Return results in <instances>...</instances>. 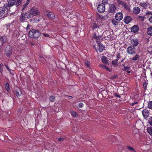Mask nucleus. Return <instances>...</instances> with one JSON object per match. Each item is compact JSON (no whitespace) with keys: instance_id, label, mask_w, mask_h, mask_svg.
I'll return each instance as SVG.
<instances>
[{"instance_id":"obj_31","label":"nucleus","mask_w":152,"mask_h":152,"mask_svg":"<svg viewBox=\"0 0 152 152\" xmlns=\"http://www.w3.org/2000/svg\"><path fill=\"white\" fill-rule=\"evenodd\" d=\"M85 64L88 67L90 68L91 67L90 63V62L87 61H85L84 62Z\"/></svg>"},{"instance_id":"obj_19","label":"nucleus","mask_w":152,"mask_h":152,"mask_svg":"<svg viewBox=\"0 0 152 152\" xmlns=\"http://www.w3.org/2000/svg\"><path fill=\"white\" fill-rule=\"evenodd\" d=\"M99 28V26L96 23H94L92 26V29L93 31H97Z\"/></svg>"},{"instance_id":"obj_25","label":"nucleus","mask_w":152,"mask_h":152,"mask_svg":"<svg viewBox=\"0 0 152 152\" xmlns=\"http://www.w3.org/2000/svg\"><path fill=\"white\" fill-rule=\"evenodd\" d=\"M71 114L74 117H77L78 116L77 114L74 111H71Z\"/></svg>"},{"instance_id":"obj_8","label":"nucleus","mask_w":152,"mask_h":152,"mask_svg":"<svg viewBox=\"0 0 152 152\" xmlns=\"http://www.w3.org/2000/svg\"><path fill=\"white\" fill-rule=\"evenodd\" d=\"M98 11L100 13H103L105 11V5L102 3L99 4L97 7Z\"/></svg>"},{"instance_id":"obj_1","label":"nucleus","mask_w":152,"mask_h":152,"mask_svg":"<svg viewBox=\"0 0 152 152\" xmlns=\"http://www.w3.org/2000/svg\"><path fill=\"white\" fill-rule=\"evenodd\" d=\"M41 34L40 32L38 30L32 29L29 31L28 36L31 38H38Z\"/></svg>"},{"instance_id":"obj_39","label":"nucleus","mask_w":152,"mask_h":152,"mask_svg":"<svg viewBox=\"0 0 152 152\" xmlns=\"http://www.w3.org/2000/svg\"><path fill=\"white\" fill-rule=\"evenodd\" d=\"M148 122L152 126V117H151L149 118Z\"/></svg>"},{"instance_id":"obj_32","label":"nucleus","mask_w":152,"mask_h":152,"mask_svg":"<svg viewBox=\"0 0 152 152\" xmlns=\"http://www.w3.org/2000/svg\"><path fill=\"white\" fill-rule=\"evenodd\" d=\"M112 64L115 66V65L117 66L118 65V62L117 60L115 59L112 61Z\"/></svg>"},{"instance_id":"obj_52","label":"nucleus","mask_w":152,"mask_h":152,"mask_svg":"<svg viewBox=\"0 0 152 152\" xmlns=\"http://www.w3.org/2000/svg\"><path fill=\"white\" fill-rule=\"evenodd\" d=\"M112 23L113 24H114V25H116L117 24V22H114L113 20H112Z\"/></svg>"},{"instance_id":"obj_43","label":"nucleus","mask_w":152,"mask_h":152,"mask_svg":"<svg viewBox=\"0 0 152 152\" xmlns=\"http://www.w3.org/2000/svg\"><path fill=\"white\" fill-rule=\"evenodd\" d=\"M146 14L147 15H152V12L148 11L146 12Z\"/></svg>"},{"instance_id":"obj_45","label":"nucleus","mask_w":152,"mask_h":152,"mask_svg":"<svg viewBox=\"0 0 152 152\" xmlns=\"http://www.w3.org/2000/svg\"><path fill=\"white\" fill-rule=\"evenodd\" d=\"M114 96H116V97L119 98L121 97V96L120 95H118L116 93L114 94Z\"/></svg>"},{"instance_id":"obj_4","label":"nucleus","mask_w":152,"mask_h":152,"mask_svg":"<svg viewBox=\"0 0 152 152\" xmlns=\"http://www.w3.org/2000/svg\"><path fill=\"white\" fill-rule=\"evenodd\" d=\"M30 18L28 12H24L21 14L20 17V20L21 22H23L25 20Z\"/></svg>"},{"instance_id":"obj_53","label":"nucleus","mask_w":152,"mask_h":152,"mask_svg":"<svg viewBox=\"0 0 152 152\" xmlns=\"http://www.w3.org/2000/svg\"><path fill=\"white\" fill-rule=\"evenodd\" d=\"M138 102H135L134 103H133L131 104V105L132 106H134L135 104H137Z\"/></svg>"},{"instance_id":"obj_20","label":"nucleus","mask_w":152,"mask_h":152,"mask_svg":"<svg viewBox=\"0 0 152 152\" xmlns=\"http://www.w3.org/2000/svg\"><path fill=\"white\" fill-rule=\"evenodd\" d=\"M98 50L100 52H102L105 49V47L102 44H99L98 46Z\"/></svg>"},{"instance_id":"obj_33","label":"nucleus","mask_w":152,"mask_h":152,"mask_svg":"<svg viewBox=\"0 0 152 152\" xmlns=\"http://www.w3.org/2000/svg\"><path fill=\"white\" fill-rule=\"evenodd\" d=\"M4 66L6 67L7 69L8 70L9 72L10 73L12 74V71H13L12 70L10 69L9 67L6 64H5Z\"/></svg>"},{"instance_id":"obj_18","label":"nucleus","mask_w":152,"mask_h":152,"mask_svg":"<svg viewBox=\"0 0 152 152\" xmlns=\"http://www.w3.org/2000/svg\"><path fill=\"white\" fill-rule=\"evenodd\" d=\"M140 9L138 7H134L133 9V12L136 14H138L140 12Z\"/></svg>"},{"instance_id":"obj_57","label":"nucleus","mask_w":152,"mask_h":152,"mask_svg":"<svg viewBox=\"0 0 152 152\" xmlns=\"http://www.w3.org/2000/svg\"><path fill=\"white\" fill-rule=\"evenodd\" d=\"M103 1L104 3H106L107 2L108 0H103Z\"/></svg>"},{"instance_id":"obj_23","label":"nucleus","mask_w":152,"mask_h":152,"mask_svg":"<svg viewBox=\"0 0 152 152\" xmlns=\"http://www.w3.org/2000/svg\"><path fill=\"white\" fill-rule=\"evenodd\" d=\"M147 34L149 35H152V26H150L148 28Z\"/></svg>"},{"instance_id":"obj_55","label":"nucleus","mask_w":152,"mask_h":152,"mask_svg":"<svg viewBox=\"0 0 152 152\" xmlns=\"http://www.w3.org/2000/svg\"><path fill=\"white\" fill-rule=\"evenodd\" d=\"M151 51H149V50L148 51V52L150 54H152V48H151Z\"/></svg>"},{"instance_id":"obj_48","label":"nucleus","mask_w":152,"mask_h":152,"mask_svg":"<svg viewBox=\"0 0 152 152\" xmlns=\"http://www.w3.org/2000/svg\"><path fill=\"white\" fill-rule=\"evenodd\" d=\"M28 2H26L24 4V7L23 8V10L26 7L28 4Z\"/></svg>"},{"instance_id":"obj_7","label":"nucleus","mask_w":152,"mask_h":152,"mask_svg":"<svg viewBox=\"0 0 152 152\" xmlns=\"http://www.w3.org/2000/svg\"><path fill=\"white\" fill-rule=\"evenodd\" d=\"M12 47L10 45H8L6 47L5 52L6 55L7 56H10L12 54Z\"/></svg>"},{"instance_id":"obj_26","label":"nucleus","mask_w":152,"mask_h":152,"mask_svg":"<svg viewBox=\"0 0 152 152\" xmlns=\"http://www.w3.org/2000/svg\"><path fill=\"white\" fill-rule=\"evenodd\" d=\"M103 68V69L107 70V71L110 72V69L108 67L104 65H100Z\"/></svg>"},{"instance_id":"obj_12","label":"nucleus","mask_w":152,"mask_h":152,"mask_svg":"<svg viewBox=\"0 0 152 152\" xmlns=\"http://www.w3.org/2000/svg\"><path fill=\"white\" fill-rule=\"evenodd\" d=\"M139 4L143 9H146L149 4V3L147 2H140Z\"/></svg>"},{"instance_id":"obj_38","label":"nucleus","mask_w":152,"mask_h":152,"mask_svg":"<svg viewBox=\"0 0 152 152\" xmlns=\"http://www.w3.org/2000/svg\"><path fill=\"white\" fill-rule=\"evenodd\" d=\"M147 84L148 83H147L146 82H145L143 83V88L145 89L146 88Z\"/></svg>"},{"instance_id":"obj_54","label":"nucleus","mask_w":152,"mask_h":152,"mask_svg":"<svg viewBox=\"0 0 152 152\" xmlns=\"http://www.w3.org/2000/svg\"><path fill=\"white\" fill-rule=\"evenodd\" d=\"M63 140V139L61 137L59 138L58 139V141H61Z\"/></svg>"},{"instance_id":"obj_22","label":"nucleus","mask_w":152,"mask_h":152,"mask_svg":"<svg viewBox=\"0 0 152 152\" xmlns=\"http://www.w3.org/2000/svg\"><path fill=\"white\" fill-rule=\"evenodd\" d=\"M140 124H141V122L140 121H137L135 123V127L137 129H139L140 128L142 125H139Z\"/></svg>"},{"instance_id":"obj_47","label":"nucleus","mask_w":152,"mask_h":152,"mask_svg":"<svg viewBox=\"0 0 152 152\" xmlns=\"http://www.w3.org/2000/svg\"><path fill=\"white\" fill-rule=\"evenodd\" d=\"M98 36L96 35L95 33H94L93 37V39H96Z\"/></svg>"},{"instance_id":"obj_41","label":"nucleus","mask_w":152,"mask_h":152,"mask_svg":"<svg viewBox=\"0 0 152 152\" xmlns=\"http://www.w3.org/2000/svg\"><path fill=\"white\" fill-rule=\"evenodd\" d=\"M120 57V54L118 53L117 54V56L116 57V59H115L116 60H117V61H118Z\"/></svg>"},{"instance_id":"obj_50","label":"nucleus","mask_w":152,"mask_h":152,"mask_svg":"<svg viewBox=\"0 0 152 152\" xmlns=\"http://www.w3.org/2000/svg\"><path fill=\"white\" fill-rule=\"evenodd\" d=\"M149 20L151 23H152V15L149 18Z\"/></svg>"},{"instance_id":"obj_6","label":"nucleus","mask_w":152,"mask_h":152,"mask_svg":"<svg viewBox=\"0 0 152 152\" xmlns=\"http://www.w3.org/2000/svg\"><path fill=\"white\" fill-rule=\"evenodd\" d=\"M136 48L135 47L130 45L127 49V52L129 54L133 55L135 53Z\"/></svg>"},{"instance_id":"obj_17","label":"nucleus","mask_w":152,"mask_h":152,"mask_svg":"<svg viewBox=\"0 0 152 152\" xmlns=\"http://www.w3.org/2000/svg\"><path fill=\"white\" fill-rule=\"evenodd\" d=\"M6 10V8L4 7V6L2 7H0V17L4 15L5 11Z\"/></svg>"},{"instance_id":"obj_35","label":"nucleus","mask_w":152,"mask_h":152,"mask_svg":"<svg viewBox=\"0 0 152 152\" xmlns=\"http://www.w3.org/2000/svg\"><path fill=\"white\" fill-rule=\"evenodd\" d=\"M5 88L7 91H8L9 89V86L8 83H6L5 84Z\"/></svg>"},{"instance_id":"obj_21","label":"nucleus","mask_w":152,"mask_h":152,"mask_svg":"<svg viewBox=\"0 0 152 152\" xmlns=\"http://www.w3.org/2000/svg\"><path fill=\"white\" fill-rule=\"evenodd\" d=\"M102 61V62L105 64H108L109 62V61L107 60V58L104 56H103L101 58Z\"/></svg>"},{"instance_id":"obj_30","label":"nucleus","mask_w":152,"mask_h":152,"mask_svg":"<svg viewBox=\"0 0 152 152\" xmlns=\"http://www.w3.org/2000/svg\"><path fill=\"white\" fill-rule=\"evenodd\" d=\"M148 107L149 108L152 110V101H150L148 102Z\"/></svg>"},{"instance_id":"obj_27","label":"nucleus","mask_w":152,"mask_h":152,"mask_svg":"<svg viewBox=\"0 0 152 152\" xmlns=\"http://www.w3.org/2000/svg\"><path fill=\"white\" fill-rule=\"evenodd\" d=\"M140 57L137 54L135 55L134 57L132 58V60L134 61H136Z\"/></svg>"},{"instance_id":"obj_16","label":"nucleus","mask_w":152,"mask_h":152,"mask_svg":"<svg viewBox=\"0 0 152 152\" xmlns=\"http://www.w3.org/2000/svg\"><path fill=\"white\" fill-rule=\"evenodd\" d=\"M132 20L131 17L129 16H125L124 18V21L126 24L129 23Z\"/></svg>"},{"instance_id":"obj_37","label":"nucleus","mask_w":152,"mask_h":152,"mask_svg":"<svg viewBox=\"0 0 152 152\" xmlns=\"http://www.w3.org/2000/svg\"><path fill=\"white\" fill-rule=\"evenodd\" d=\"M145 18L143 16H139L138 17V19L141 21H143Z\"/></svg>"},{"instance_id":"obj_42","label":"nucleus","mask_w":152,"mask_h":152,"mask_svg":"<svg viewBox=\"0 0 152 152\" xmlns=\"http://www.w3.org/2000/svg\"><path fill=\"white\" fill-rule=\"evenodd\" d=\"M55 99V98L54 96H52L50 97V100L51 102H53L54 101Z\"/></svg>"},{"instance_id":"obj_36","label":"nucleus","mask_w":152,"mask_h":152,"mask_svg":"<svg viewBox=\"0 0 152 152\" xmlns=\"http://www.w3.org/2000/svg\"><path fill=\"white\" fill-rule=\"evenodd\" d=\"M123 66H124V68L122 69L123 71H126L128 70H129L130 69V67L128 66H125L124 65H123Z\"/></svg>"},{"instance_id":"obj_15","label":"nucleus","mask_w":152,"mask_h":152,"mask_svg":"<svg viewBox=\"0 0 152 152\" xmlns=\"http://www.w3.org/2000/svg\"><path fill=\"white\" fill-rule=\"evenodd\" d=\"M139 30L138 27L137 25H134L131 28V31L132 32L135 33L137 32Z\"/></svg>"},{"instance_id":"obj_3","label":"nucleus","mask_w":152,"mask_h":152,"mask_svg":"<svg viewBox=\"0 0 152 152\" xmlns=\"http://www.w3.org/2000/svg\"><path fill=\"white\" fill-rule=\"evenodd\" d=\"M30 16L31 18L32 17L34 16L38 15L39 14L37 8L35 7H32L29 10V12Z\"/></svg>"},{"instance_id":"obj_2","label":"nucleus","mask_w":152,"mask_h":152,"mask_svg":"<svg viewBox=\"0 0 152 152\" xmlns=\"http://www.w3.org/2000/svg\"><path fill=\"white\" fill-rule=\"evenodd\" d=\"M117 1L119 5H121L124 8L130 12L131 11L130 6L127 3L125 2L121 1V0H117Z\"/></svg>"},{"instance_id":"obj_5","label":"nucleus","mask_w":152,"mask_h":152,"mask_svg":"<svg viewBox=\"0 0 152 152\" xmlns=\"http://www.w3.org/2000/svg\"><path fill=\"white\" fill-rule=\"evenodd\" d=\"M16 0H9L7 4H5L4 7L6 8L7 10H9L10 8L15 4Z\"/></svg>"},{"instance_id":"obj_56","label":"nucleus","mask_w":152,"mask_h":152,"mask_svg":"<svg viewBox=\"0 0 152 152\" xmlns=\"http://www.w3.org/2000/svg\"><path fill=\"white\" fill-rule=\"evenodd\" d=\"M3 70V67L0 66V71L1 72Z\"/></svg>"},{"instance_id":"obj_61","label":"nucleus","mask_w":152,"mask_h":152,"mask_svg":"<svg viewBox=\"0 0 152 152\" xmlns=\"http://www.w3.org/2000/svg\"><path fill=\"white\" fill-rule=\"evenodd\" d=\"M76 129H75L74 130V131H75V130H76Z\"/></svg>"},{"instance_id":"obj_14","label":"nucleus","mask_w":152,"mask_h":152,"mask_svg":"<svg viewBox=\"0 0 152 152\" xmlns=\"http://www.w3.org/2000/svg\"><path fill=\"white\" fill-rule=\"evenodd\" d=\"M7 40V37L4 36L0 37V43L2 45L5 43Z\"/></svg>"},{"instance_id":"obj_10","label":"nucleus","mask_w":152,"mask_h":152,"mask_svg":"<svg viewBox=\"0 0 152 152\" xmlns=\"http://www.w3.org/2000/svg\"><path fill=\"white\" fill-rule=\"evenodd\" d=\"M116 7L114 4H111L110 5L108 12L109 13H114L116 10Z\"/></svg>"},{"instance_id":"obj_34","label":"nucleus","mask_w":152,"mask_h":152,"mask_svg":"<svg viewBox=\"0 0 152 152\" xmlns=\"http://www.w3.org/2000/svg\"><path fill=\"white\" fill-rule=\"evenodd\" d=\"M101 38L100 37L98 36L96 39V41L98 43H99L101 42Z\"/></svg>"},{"instance_id":"obj_9","label":"nucleus","mask_w":152,"mask_h":152,"mask_svg":"<svg viewBox=\"0 0 152 152\" xmlns=\"http://www.w3.org/2000/svg\"><path fill=\"white\" fill-rule=\"evenodd\" d=\"M139 41L138 39L134 38L131 40V43L132 46L134 47L137 46L139 44Z\"/></svg>"},{"instance_id":"obj_49","label":"nucleus","mask_w":152,"mask_h":152,"mask_svg":"<svg viewBox=\"0 0 152 152\" xmlns=\"http://www.w3.org/2000/svg\"><path fill=\"white\" fill-rule=\"evenodd\" d=\"M127 148L128 149H129V150H132L134 151V148L132 147L128 146L127 147Z\"/></svg>"},{"instance_id":"obj_58","label":"nucleus","mask_w":152,"mask_h":152,"mask_svg":"<svg viewBox=\"0 0 152 152\" xmlns=\"http://www.w3.org/2000/svg\"><path fill=\"white\" fill-rule=\"evenodd\" d=\"M3 65L2 64V63H1V64H0V67H3Z\"/></svg>"},{"instance_id":"obj_59","label":"nucleus","mask_w":152,"mask_h":152,"mask_svg":"<svg viewBox=\"0 0 152 152\" xmlns=\"http://www.w3.org/2000/svg\"><path fill=\"white\" fill-rule=\"evenodd\" d=\"M127 72L128 73H130V71L129 70H127Z\"/></svg>"},{"instance_id":"obj_24","label":"nucleus","mask_w":152,"mask_h":152,"mask_svg":"<svg viewBox=\"0 0 152 152\" xmlns=\"http://www.w3.org/2000/svg\"><path fill=\"white\" fill-rule=\"evenodd\" d=\"M47 15L48 16L49 18L53 19L55 18L54 15L51 12H49L48 13Z\"/></svg>"},{"instance_id":"obj_28","label":"nucleus","mask_w":152,"mask_h":152,"mask_svg":"<svg viewBox=\"0 0 152 152\" xmlns=\"http://www.w3.org/2000/svg\"><path fill=\"white\" fill-rule=\"evenodd\" d=\"M147 132L150 135H152V129L151 128V127H148L147 129Z\"/></svg>"},{"instance_id":"obj_44","label":"nucleus","mask_w":152,"mask_h":152,"mask_svg":"<svg viewBox=\"0 0 152 152\" xmlns=\"http://www.w3.org/2000/svg\"><path fill=\"white\" fill-rule=\"evenodd\" d=\"M83 105V104L81 102H80L79 104V107L80 108H82Z\"/></svg>"},{"instance_id":"obj_13","label":"nucleus","mask_w":152,"mask_h":152,"mask_svg":"<svg viewBox=\"0 0 152 152\" xmlns=\"http://www.w3.org/2000/svg\"><path fill=\"white\" fill-rule=\"evenodd\" d=\"M142 114L144 118H147L149 115V113L148 111L146 109H145L143 110L142 112Z\"/></svg>"},{"instance_id":"obj_51","label":"nucleus","mask_w":152,"mask_h":152,"mask_svg":"<svg viewBox=\"0 0 152 152\" xmlns=\"http://www.w3.org/2000/svg\"><path fill=\"white\" fill-rule=\"evenodd\" d=\"M43 35L46 37H49V35L48 34H46L45 33L43 34Z\"/></svg>"},{"instance_id":"obj_40","label":"nucleus","mask_w":152,"mask_h":152,"mask_svg":"<svg viewBox=\"0 0 152 152\" xmlns=\"http://www.w3.org/2000/svg\"><path fill=\"white\" fill-rule=\"evenodd\" d=\"M22 93L20 91V92L18 91H16V95L17 97L19 96Z\"/></svg>"},{"instance_id":"obj_46","label":"nucleus","mask_w":152,"mask_h":152,"mask_svg":"<svg viewBox=\"0 0 152 152\" xmlns=\"http://www.w3.org/2000/svg\"><path fill=\"white\" fill-rule=\"evenodd\" d=\"M30 25L28 23L27 25V26L26 27V29L27 30L30 29Z\"/></svg>"},{"instance_id":"obj_29","label":"nucleus","mask_w":152,"mask_h":152,"mask_svg":"<svg viewBox=\"0 0 152 152\" xmlns=\"http://www.w3.org/2000/svg\"><path fill=\"white\" fill-rule=\"evenodd\" d=\"M22 0H16L15 5L17 6L19 5L21 3Z\"/></svg>"},{"instance_id":"obj_60","label":"nucleus","mask_w":152,"mask_h":152,"mask_svg":"<svg viewBox=\"0 0 152 152\" xmlns=\"http://www.w3.org/2000/svg\"><path fill=\"white\" fill-rule=\"evenodd\" d=\"M151 140V144H152V139Z\"/></svg>"},{"instance_id":"obj_11","label":"nucleus","mask_w":152,"mask_h":152,"mask_svg":"<svg viewBox=\"0 0 152 152\" xmlns=\"http://www.w3.org/2000/svg\"><path fill=\"white\" fill-rule=\"evenodd\" d=\"M115 17L117 20L119 21L122 19L123 15L122 13L119 12L116 14Z\"/></svg>"}]
</instances>
